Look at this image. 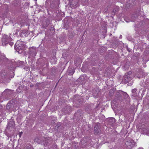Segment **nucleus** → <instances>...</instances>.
Wrapping results in <instances>:
<instances>
[{
    "instance_id": "obj_1",
    "label": "nucleus",
    "mask_w": 149,
    "mask_h": 149,
    "mask_svg": "<svg viewBox=\"0 0 149 149\" xmlns=\"http://www.w3.org/2000/svg\"><path fill=\"white\" fill-rule=\"evenodd\" d=\"M25 45V42L18 40L15 45V49L19 53H22L24 49Z\"/></svg>"
},
{
    "instance_id": "obj_2",
    "label": "nucleus",
    "mask_w": 149,
    "mask_h": 149,
    "mask_svg": "<svg viewBox=\"0 0 149 149\" xmlns=\"http://www.w3.org/2000/svg\"><path fill=\"white\" fill-rule=\"evenodd\" d=\"M12 39L10 36L4 34L2 38V44L3 46H6L8 45V43Z\"/></svg>"
},
{
    "instance_id": "obj_3",
    "label": "nucleus",
    "mask_w": 149,
    "mask_h": 149,
    "mask_svg": "<svg viewBox=\"0 0 149 149\" xmlns=\"http://www.w3.org/2000/svg\"><path fill=\"white\" fill-rule=\"evenodd\" d=\"M37 52V50L36 47H33L29 48V56L30 57H31L33 58L35 57L36 54Z\"/></svg>"
},
{
    "instance_id": "obj_4",
    "label": "nucleus",
    "mask_w": 149,
    "mask_h": 149,
    "mask_svg": "<svg viewBox=\"0 0 149 149\" xmlns=\"http://www.w3.org/2000/svg\"><path fill=\"white\" fill-rule=\"evenodd\" d=\"M101 126L100 123H97L95 125L94 128V132L95 134H97L100 133L101 132Z\"/></svg>"
},
{
    "instance_id": "obj_5",
    "label": "nucleus",
    "mask_w": 149,
    "mask_h": 149,
    "mask_svg": "<svg viewBox=\"0 0 149 149\" xmlns=\"http://www.w3.org/2000/svg\"><path fill=\"white\" fill-rule=\"evenodd\" d=\"M16 106L13 101L8 103L6 106V108L8 110L10 111H14L16 109Z\"/></svg>"
},
{
    "instance_id": "obj_6",
    "label": "nucleus",
    "mask_w": 149,
    "mask_h": 149,
    "mask_svg": "<svg viewBox=\"0 0 149 149\" xmlns=\"http://www.w3.org/2000/svg\"><path fill=\"white\" fill-rule=\"evenodd\" d=\"M131 75H130L129 74L126 73L123 76V81L125 84L127 83L129 81H130L132 79Z\"/></svg>"
},
{
    "instance_id": "obj_7",
    "label": "nucleus",
    "mask_w": 149,
    "mask_h": 149,
    "mask_svg": "<svg viewBox=\"0 0 149 149\" xmlns=\"http://www.w3.org/2000/svg\"><path fill=\"white\" fill-rule=\"evenodd\" d=\"M125 143L127 147L129 148H131L133 147L135 144L133 140L130 139L127 141Z\"/></svg>"
},
{
    "instance_id": "obj_8",
    "label": "nucleus",
    "mask_w": 149,
    "mask_h": 149,
    "mask_svg": "<svg viewBox=\"0 0 149 149\" xmlns=\"http://www.w3.org/2000/svg\"><path fill=\"white\" fill-rule=\"evenodd\" d=\"M79 97V95H76L74 96L73 98V102L74 103H75V104L77 103H78V105L76 106V107L79 106L82 102V101L81 100L78 99Z\"/></svg>"
},
{
    "instance_id": "obj_9",
    "label": "nucleus",
    "mask_w": 149,
    "mask_h": 149,
    "mask_svg": "<svg viewBox=\"0 0 149 149\" xmlns=\"http://www.w3.org/2000/svg\"><path fill=\"white\" fill-rule=\"evenodd\" d=\"M74 2H69L70 6L71 8H75L79 6L78 0H75Z\"/></svg>"
},
{
    "instance_id": "obj_10",
    "label": "nucleus",
    "mask_w": 149,
    "mask_h": 149,
    "mask_svg": "<svg viewBox=\"0 0 149 149\" xmlns=\"http://www.w3.org/2000/svg\"><path fill=\"white\" fill-rule=\"evenodd\" d=\"M82 113L80 111H78L74 114V116L77 119H80L82 118Z\"/></svg>"
},
{
    "instance_id": "obj_11",
    "label": "nucleus",
    "mask_w": 149,
    "mask_h": 149,
    "mask_svg": "<svg viewBox=\"0 0 149 149\" xmlns=\"http://www.w3.org/2000/svg\"><path fill=\"white\" fill-rule=\"evenodd\" d=\"M29 34V32L27 31H22L20 34V36L22 37L27 36Z\"/></svg>"
},
{
    "instance_id": "obj_12",
    "label": "nucleus",
    "mask_w": 149,
    "mask_h": 149,
    "mask_svg": "<svg viewBox=\"0 0 149 149\" xmlns=\"http://www.w3.org/2000/svg\"><path fill=\"white\" fill-rule=\"evenodd\" d=\"M115 119L114 118H111L108 120V123L112 126H113L114 124Z\"/></svg>"
},
{
    "instance_id": "obj_13",
    "label": "nucleus",
    "mask_w": 149,
    "mask_h": 149,
    "mask_svg": "<svg viewBox=\"0 0 149 149\" xmlns=\"http://www.w3.org/2000/svg\"><path fill=\"white\" fill-rule=\"evenodd\" d=\"M49 141L47 139H44L42 141V144H43L44 146H47L49 143Z\"/></svg>"
},
{
    "instance_id": "obj_14",
    "label": "nucleus",
    "mask_w": 149,
    "mask_h": 149,
    "mask_svg": "<svg viewBox=\"0 0 149 149\" xmlns=\"http://www.w3.org/2000/svg\"><path fill=\"white\" fill-rule=\"evenodd\" d=\"M1 60H3L4 61L7 62V63H10L11 62L10 61H8V59L7 58H6L4 56H1V57L0 58Z\"/></svg>"
},
{
    "instance_id": "obj_15",
    "label": "nucleus",
    "mask_w": 149,
    "mask_h": 149,
    "mask_svg": "<svg viewBox=\"0 0 149 149\" xmlns=\"http://www.w3.org/2000/svg\"><path fill=\"white\" fill-rule=\"evenodd\" d=\"M3 82L4 83H6L9 82L10 80V78L8 77H6L3 78Z\"/></svg>"
},
{
    "instance_id": "obj_16",
    "label": "nucleus",
    "mask_w": 149,
    "mask_h": 149,
    "mask_svg": "<svg viewBox=\"0 0 149 149\" xmlns=\"http://www.w3.org/2000/svg\"><path fill=\"white\" fill-rule=\"evenodd\" d=\"M99 93L98 90L94 89L93 91V95L95 97H97Z\"/></svg>"
},
{
    "instance_id": "obj_17",
    "label": "nucleus",
    "mask_w": 149,
    "mask_h": 149,
    "mask_svg": "<svg viewBox=\"0 0 149 149\" xmlns=\"http://www.w3.org/2000/svg\"><path fill=\"white\" fill-rule=\"evenodd\" d=\"M34 141L38 144H42V141H41L40 138L39 139L38 137L34 139Z\"/></svg>"
},
{
    "instance_id": "obj_18",
    "label": "nucleus",
    "mask_w": 149,
    "mask_h": 149,
    "mask_svg": "<svg viewBox=\"0 0 149 149\" xmlns=\"http://www.w3.org/2000/svg\"><path fill=\"white\" fill-rule=\"evenodd\" d=\"M57 61V59L55 56H54L51 59L50 61L53 64H55Z\"/></svg>"
},
{
    "instance_id": "obj_19",
    "label": "nucleus",
    "mask_w": 149,
    "mask_h": 149,
    "mask_svg": "<svg viewBox=\"0 0 149 149\" xmlns=\"http://www.w3.org/2000/svg\"><path fill=\"white\" fill-rule=\"evenodd\" d=\"M14 122L13 121H10L8 123V126L9 127H13L14 125Z\"/></svg>"
},
{
    "instance_id": "obj_20",
    "label": "nucleus",
    "mask_w": 149,
    "mask_h": 149,
    "mask_svg": "<svg viewBox=\"0 0 149 149\" xmlns=\"http://www.w3.org/2000/svg\"><path fill=\"white\" fill-rule=\"evenodd\" d=\"M5 93L7 95H10L11 93V90L7 89H6L3 92Z\"/></svg>"
},
{
    "instance_id": "obj_21",
    "label": "nucleus",
    "mask_w": 149,
    "mask_h": 149,
    "mask_svg": "<svg viewBox=\"0 0 149 149\" xmlns=\"http://www.w3.org/2000/svg\"><path fill=\"white\" fill-rule=\"evenodd\" d=\"M121 93H122V95L124 96V99H127L129 95L126 92L122 91Z\"/></svg>"
},
{
    "instance_id": "obj_22",
    "label": "nucleus",
    "mask_w": 149,
    "mask_h": 149,
    "mask_svg": "<svg viewBox=\"0 0 149 149\" xmlns=\"http://www.w3.org/2000/svg\"><path fill=\"white\" fill-rule=\"evenodd\" d=\"M122 91H120V92H117L116 93V97H118V99H120L122 95V93H121Z\"/></svg>"
},
{
    "instance_id": "obj_23",
    "label": "nucleus",
    "mask_w": 149,
    "mask_h": 149,
    "mask_svg": "<svg viewBox=\"0 0 149 149\" xmlns=\"http://www.w3.org/2000/svg\"><path fill=\"white\" fill-rule=\"evenodd\" d=\"M64 110L65 111H66V112H65L66 113H69L70 112V108L68 106L66 107L64 109Z\"/></svg>"
},
{
    "instance_id": "obj_24",
    "label": "nucleus",
    "mask_w": 149,
    "mask_h": 149,
    "mask_svg": "<svg viewBox=\"0 0 149 149\" xmlns=\"http://www.w3.org/2000/svg\"><path fill=\"white\" fill-rule=\"evenodd\" d=\"M118 11V8H114V9L113 11L112 12V14L113 15H114Z\"/></svg>"
},
{
    "instance_id": "obj_25",
    "label": "nucleus",
    "mask_w": 149,
    "mask_h": 149,
    "mask_svg": "<svg viewBox=\"0 0 149 149\" xmlns=\"http://www.w3.org/2000/svg\"><path fill=\"white\" fill-rule=\"evenodd\" d=\"M84 80V76H81L79 78V81L80 82H82Z\"/></svg>"
},
{
    "instance_id": "obj_26",
    "label": "nucleus",
    "mask_w": 149,
    "mask_h": 149,
    "mask_svg": "<svg viewBox=\"0 0 149 149\" xmlns=\"http://www.w3.org/2000/svg\"><path fill=\"white\" fill-rule=\"evenodd\" d=\"M141 127L140 128L141 129V127H143V128H142V130L143 131V132H146V128H145V126L144 125V124H143L142 125H141Z\"/></svg>"
},
{
    "instance_id": "obj_27",
    "label": "nucleus",
    "mask_w": 149,
    "mask_h": 149,
    "mask_svg": "<svg viewBox=\"0 0 149 149\" xmlns=\"http://www.w3.org/2000/svg\"><path fill=\"white\" fill-rule=\"evenodd\" d=\"M2 73L1 74V75L3 78L5 77H6V74L4 71H3V72H2Z\"/></svg>"
},
{
    "instance_id": "obj_28",
    "label": "nucleus",
    "mask_w": 149,
    "mask_h": 149,
    "mask_svg": "<svg viewBox=\"0 0 149 149\" xmlns=\"http://www.w3.org/2000/svg\"><path fill=\"white\" fill-rule=\"evenodd\" d=\"M74 72V70H70L69 71V74L71 75H72Z\"/></svg>"
},
{
    "instance_id": "obj_29",
    "label": "nucleus",
    "mask_w": 149,
    "mask_h": 149,
    "mask_svg": "<svg viewBox=\"0 0 149 149\" xmlns=\"http://www.w3.org/2000/svg\"><path fill=\"white\" fill-rule=\"evenodd\" d=\"M61 125L60 123H58L57 125L55 127V129H58Z\"/></svg>"
},
{
    "instance_id": "obj_30",
    "label": "nucleus",
    "mask_w": 149,
    "mask_h": 149,
    "mask_svg": "<svg viewBox=\"0 0 149 149\" xmlns=\"http://www.w3.org/2000/svg\"><path fill=\"white\" fill-rule=\"evenodd\" d=\"M50 31L52 30V33L55 32L54 29L53 27H51L50 28Z\"/></svg>"
},
{
    "instance_id": "obj_31",
    "label": "nucleus",
    "mask_w": 149,
    "mask_h": 149,
    "mask_svg": "<svg viewBox=\"0 0 149 149\" xmlns=\"http://www.w3.org/2000/svg\"><path fill=\"white\" fill-rule=\"evenodd\" d=\"M136 89H134L132 90V92L134 94H135V93H136Z\"/></svg>"
},
{
    "instance_id": "obj_32",
    "label": "nucleus",
    "mask_w": 149,
    "mask_h": 149,
    "mask_svg": "<svg viewBox=\"0 0 149 149\" xmlns=\"http://www.w3.org/2000/svg\"><path fill=\"white\" fill-rule=\"evenodd\" d=\"M24 149H31V148L29 146H25L24 147Z\"/></svg>"
},
{
    "instance_id": "obj_33",
    "label": "nucleus",
    "mask_w": 149,
    "mask_h": 149,
    "mask_svg": "<svg viewBox=\"0 0 149 149\" xmlns=\"http://www.w3.org/2000/svg\"><path fill=\"white\" fill-rule=\"evenodd\" d=\"M8 43L11 46H12L13 44V42H11V41H10V42Z\"/></svg>"
},
{
    "instance_id": "obj_34",
    "label": "nucleus",
    "mask_w": 149,
    "mask_h": 149,
    "mask_svg": "<svg viewBox=\"0 0 149 149\" xmlns=\"http://www.w3.org/2000/svg\"><path fill=\"white\" fill-rule=\"evenodd\" d=\"M75 0H69V2H74Z\"/></svg>"
},
{
    "instance_id": "obj_35",
    "label": "nucleus",
    "mask_w": 149,
    "mask_h": 149,
    "mask_svg": "<svg viewBox=\"0 0 149 149\" xmlns=\"http://www.w3.org/2000/svg\"><path fill=\"white\" fill-rule=\"evenodd\" d=\"M127 50L129 52H130V49L129 48H127Z\"/></svg>"
},
{
    "instance_id": "obj_36",
    "label": "nucleus",
    "mask_w": 149,
    "mask_h": 149,
    "mask_svg": "<svg viewBox=\"0 0 149 149\" xmlns=\"http://www.w3.org/2000/svg\"><path fill=\"white\" fill-rule=\"evenodd\" d=\"M127 73H128V74H129L130 75H131V74L132 73V72H127Z\"/></svg>"
},
{
    "instance_id": "obj_37",
    "label": "nucleus",
    "mask_w": 149,
    "mask_h": 149,
    "mask_svg": "<svg viewBox=\"0 0 149 149\" xmlns=\"http://www.w3.org/2000/svg\"><path fill=\"white\" fill-rule=\"evenodd\" d=\"M125 20L127 22H129V21H128L127 20H126V19H125Z\"/></svg>"
},
{
    "instance_id": "obj_38",
    "label": "nucleus",
    "mask_w": 149,
    "mask_h": 149,
    "mask_svg": "<svg viewBox=\"0 0 149 149\" xmlns=\"http://www.w3.org/2000/svg\"><path fill=\"white\" fill-rule=\"evenodd\" d=\"M22 132H21L20 133V134H19L20 136H21V134H22Z\"/></svg>"
},
{
    "instance_id": "obj_39",
    "label": "nucleus",
    "mask_w": 149,
    "mask_h": 149,
    "mask_svg": "<svg viewBox=\"0 0 149 149\" xmlns=\"http://www.w3.org/2000/svg\"><path fill=\"white\" fill-rule=\"evenodd\" d=\"M138 149H143L142 148H138Z\"/></svg>"
},
{
    "instance_id": "obj_40",
    "label": "nucleus",
    "mask_w": 149,
    "mask_h": 149,
    "mask_svg": "<svg viewBox=\"0 0 149 149\" xmlns=\"http://www.w3.org/2000/svg\"><path fill=\"white\" fill-rule=\"evenodd\" d=\"M107 9H105V10H105V11H107Z\"/></svg>"
},
{
    "instance_id": "obj_41",
    "label": "nucleus",
    "mask_w": 149,
    "mask_h": 149,
    "mask_svg": "<svg viewBox=\"0 0 149 149\" xmlns=\"http://www.w3.org/2000/svg\"><path fill=\"white\" fill-rule=\"evenodd\" d=\"M120 36H122L121 35H120Z\"/></svg>"
}]
</instances>
